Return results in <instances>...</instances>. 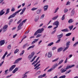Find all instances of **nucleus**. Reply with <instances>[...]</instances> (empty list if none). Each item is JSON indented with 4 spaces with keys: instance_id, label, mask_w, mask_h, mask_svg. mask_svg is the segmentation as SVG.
<instances>
[{
    "instance_id": "obj_52",
    "label": "nucleus",
    "mask_w": 78,
    "mask_h": 78,
    "mask_svg": "<svg viewBox=\"0 0 78 78\" xmlns=\"http://www.w3.org/2000/svg\"><path fill=\"white\" fill-rule=\"evenodd\" d=\"M70 5V2L68 1L67 2L66 5Z\"/></svg>"
},
{
    "instance_id": "obj_40",
    "label": "nucleus",
    "mask_w": 78,
    "mask_h": 78,
    "mask_svg": "<svg viewBox=\"0 0 78 78\" xmlns=\"http://www.w3.org/2000/svg\"><path fill=\"white\" fill-rule=\"evenodd\" d=\"M69 10L67 9H65L64 10V13H67V12H68V11Z\"/></svg>"
},
{
    "instance_id": "obj_11",
    "label": "nucleus",
    "mask_w": 78,
    "mask_h": 78,
    "mask_svg": "<svg viewBox=\"0 0 78 78\" xmlns=\"http://www.w3.org/2000/svg\"><path fill=\"white\" fill-rule=\"evenodd\" d=\"M67 69H66V68L65 69V68H64V69L61 68L60 70V72H61V73H64L65 72H66V71H67Z\"/></svg>"
},
{
    "instance_id": "obj_21",
    "label": "nucleus",
    "mask_w": 78,
    "mask_h": 78,
    "mask_svg": "<svg viewBox=\"0 0 78 78\" xmlns=\"http://www.w3.org/2000/svg\"><path fill=\"white\" fill-rule=\"evenodd\" d=\"M19 69V68H16L13 71H12V73H15L17 70H18V69Z\"/></svg>"
},
{
    "instance_id": "obj_49",
    "label": "nucleus",
    "mask_w": 78,
    "mask_h": 78,
    "mask_svg": "<svg viewBox=\"0 0 78 78\" xmlns=\"http://www.w3.org/2000/svg\"><path fill=\"white\" fill-rule=\"evenodd\" d=\"M71 34H72L71 33H69L66 35V36H70Z\"/></svg>"
},
{
    "instance_id": "obj_28",
    "label": "nucleus",
    "mask_w": 78,
    "mask_h": 78,
    "mask_svg": "<svg viewBox=\"0 0 78 78\" xmlns=\"http://www.w3.org/2000/svg\"><path fill=\"white\" fill-rule=\"evenodd\" d=\"M73 25H72L71 26H69L68 27V28L69 29V30L71 31L73 29Z\"/></svg>"
},
{
    "instance_id": "obj_1",
    "label": "nucleus",
    "mask_w": 78,
    "mask_h": 78,
    "mask_svg": "<svg viewBox=\"0 0 78 78\" xmlns=\"http://www.w3.org/2000/svg\"><path fill=\"white\" fill-rule=\"evenodd\" d=\"M25 9H26V7H24L22 10V9H20V10L17 11L15 13H13L12 15H11L10 16H9L8 18V19H10L11 18H12L13 17H14L16 16L17 15V14H18L19 12H20L21 11H23V12H24L25 11Z\"/></svg>"
},
{
    "instance_id": "obj_62",
    "label": "nucleus",
    "mask_w": 78,
    "mask_h": 78,
    "mask_svg": "<svg viewBox=\"0 0 78 78\" xmlns=\"http://www.w3.org/2000/svg\"><path fill=\"white\" fill-rule=\"evenodd\" d=\"M27 77V75H25L23 77V78H26Z\"/></svg>"
},
{
    "instance_id": "obj_44",
    "label": "nucleus",
    "mask_w": 78,
    "mask_h": 78,
    "mask_svg": "<svg viewBox=\"0 0 78 78\" xmlns=\"http://www.w3.org/2000/svg\"><path fill=\"white\" fill-rule=\"evenodd\" d=\"M69 46H66L65 48L63 50V51H66L67 49L69 48Z\"/></svg>"
},
{
    "instance_id": "obj_60",
    "label": "nucleus",
    "mask_w": 78,
    "mask_h": 78,
    "mask_svg": "<svg viewBox=\"0 0 78 78\" xmlns=\"http://www.w3.org/2000/svg\"><path fill=\"white\" fill-rule=\"evenodd\" d=\"M21 21H22V19L20 20L17 22V24H19L21 22Z\"/></svg>"
},
{
    "instance_id": "obj_27",
    "label": "nucleus",
    "mask_w": 78,
    "mask_h": 78,
    "mask_svg": "<svg viewBox=\"0 0 78 78\" xmlns=\"http://www.w3.org/2000/svg\"><path fill=\"white\" fill-rule=\"evenodd\" d=\"M61 31H62L63 32H66L67 31H69V30H68V29H65L62 30Z\"/></svg>"
},
{
    "instance_id": "obj_10",
    "label": "nucleus",
    "mask_w": 78,
    "mask_h": 78,
    "mask_svg": "<svg viewBox=\"0 0 78 78\" xmlns=\"http://www.w3.org/2000/svg\"><path fill=\"white\" fill-rule=\"evenodd\" d=\"M63 34H62L57 36V38L58 39H61V38H62L63 37Z\"/></svg>"
},
{
    "instance_id": "obj_17",
    "label": "nucleus",
    "mask_w": 78,
    "mask_h": 78,
    "mask_svg": "<svg viewBox=\"0 0 78 78\" xmlns=\"http://www.w3.org/2000/svg\"><path fill=\"white\" fill-rule=\"evenodd\" d=\"M52 56V53L51 52H49L48 53V58H51Z\"/></svg>"
},
{
    "instance_id": "obj_3",
    "label": "nucleus",
    "mask_w": 78,
    "mask_h": 78,
    "mask_svg": "<svg viewBox=\"0 0 78 78\" xmlns=\"http://www.w3.org/2000/svg\"><path fill=\"white\" fill-rule=\"evenodd\" d=\"M53 25H56V27H55L54 28V29H55V28H57L58 27V26L59 25V22L58 21H56L54 22L53 23Z\"/></svg>"
},
{
    "instance_id": "obj_2",
    "label": "nucleus",
    "mask_w": 78,
    "mask_h": 78,
    "mask_svg": "<svg viewBox=\"0 0 78 78\" xmlns=\"http://www.w3.org/2000/svg\"><path fill=\"white\" fill-rule=\"evenodd\" d=\"M44 30V29L43 28H42L38 30L34 34V36L37 35V34H38V33H41Z\"/></svg>"
},
{
    "instance_id": "obj_4",
    "label": "nucleus",
    "mask_w": 78,
    "mask_h": 78,
    "mask_svg": "<svg viewBox=\"0 0 78 78\" xmlns=\"http://www.w3.org/2000/svg\"><path fill=\"white\" fill-rule=\"evenodd\" d=\"M8 25H5L3 27L2 31L3 32H5L7 30V28H8Z\"/></svg>"
},
{
    "instance_id": "obj_37",
    "label": "nucleus",
    "mask_w": 78,
    "mask_h": 78,
    "mask_svg": "<svg viewBox=\"0 0 78 78\" xmlns=\"http://www.w3.org/2000/svg\"><path fill=\"white\" fill-rule=\"evenodd\" d=\"M58 17V15L57 16H56L54 17L52 19V20H56L57 18Z\"/></svg>"
},
{
    "instance_id": "obj_58",
    "label": "nucleus",
    "mask_w": 78,
    "mask_h": 78,
    "mask_svg": "<svg viewBox=\"0 0 78 78\" xmlns=\"http://www.w3.org/2000/svg\"><path fill=\"white\" fill-rule=\"evenodd\" d=\"M73 56V55H69V56H68L69 58V59H70V58H72V57Z\"/></svg>"
},
{
    "instance_id": "obj_61",
    "label": "nucleus",
    "mask_w": 78,
    "mask_h": 78,
    "mask_svg": "<svg viewBox=\"0 0 78 78\" xmlns=\"http://www.w3.org/2000/svg\"><path fill=\"white\" fill-rule=\"evenodd\" d=\"M52 70L53 69L52 68H51L48 71V72H51V70Z\"/></svg>"
},
{
    "instance_id": "obj_18",
    "label": "nucleus",
    "mask_w": 78,
    "mask_h": 78,
    "mask_svg": "<svg viewBox=\"0 0 78 78\" xmlns=\"http://www.w3.org/2000/svg\"><path fill=\"white\" fill-rule=\"evenodd\" d=\"M39 16H36L34 20L35 22H37V21H38V20H39Z\"/></svg>"
},
{
    "instance_id": "obj_45",
    "label": "nucleus",
    "mask_w": 78,
    "mask_h": 78,
    "mask_svg": "<svg viewBox=\"0 0 78 78\" xmlns=\"http://www.w3.org/2000/svg\"><path fill=\"white\" fill-rule=\"evenodd\" d=\"M58 9H59V7H57L55 9L54 12V13H56V12H58Z\"/></svg>"
},
{
    "instance_id": "obj_13",
    "label": "nucleus",
    "mask_w": 78,
    "mask_h": 78,
    "mask_svg": "<svg viewBox=\"0 0 78 78\" xmlns=\"http://www.w3.org/2000/svg\"><path fill=\"white\" fill-rule=\"evenodd\" d=\"M5 41L4 40H1L0 41V46H2L3 45H4L5 44Z\"/></svg>"
},
{
    "instance_id": "obj_26",
    "label": "nucleus",
    "mask_w": 78,
    "mask_h": 78,
    "mask_svg": "<svg viewBox=\"0 0 78 78\" xmlns=\"http://www.w3.org/2000/svg\"><path fill=\"white\" fill-rule=\"evenodd\" d=\"M33 57L30 55L28 57V58L29 59V60H31L32 58H33Z\"/></svg>"
},
{
    "instance_id": "obj_53",
    "label": "nucleus",
    "mask_w": 78,
    "mask_h": 78,
    "mask_svg": "<svg viewBox=\"0 0 78 78\" xmlns=\"http://www.w3.org/2000/svg\"><path fill=\"white\" fill-rule=\"evenodd\" d=\"M19 51V49H16L15 51L14 54H16V53H17V52H18Z\"/></svg>"
},
{
    "instance_id": "obj_42",
    "label": "nucleus",
    "mask_w": 78,
    "mask_h": 78,
    "mask_svg": "<svg viewBox=\"0 0 78 78\" xmlns=\"http://www.w3.org/2000/svg\"><path fill=\"white\" fill-rule=\"evenodd\" d=\"M37 9V8H33L31 9V11H35V10H36Z\"/></svg>"
},
{
    "instance_id": "obj_23",
    "label": "nucleus",
    "mask_w": 78,
    "mask_h": 78,
    "mask_svg": "<svg viewBox=\"0 0 78 78\" xmlns=\"http://www.w3.org/2000/svg\"><path fill=\"white\" fill-rule=\"evenodd\" d=\"M58 66V64L55 63L53 65V67H52L53 69H55V68H56V67Z\"/></svg>"
},
{
    "instance_id": "obj_8",
    "label": "nucleus",
    "mask_w": 78,
    "mask_h": 78,
    "mask_svg": "<svg viewBox=\"0 0 78 78\" xmlns=\"http://www.w3.org/2000/svg\"><path fill=\"white\" fill-rule=\"evenodd\" d=\"M5 13V11H4V9H2L0 11V17L3 16Z\"/></svg>"
},
{
    "instance_id": "obj_16",
    "label": "nucleus",
    "mask_w": 78,
    "mask_h": 78,
    "mask_svg": "<svg viewBox=\"0 0 78 78\" xmlns=\"http://www.w3.org/2000/svg\"><path fill=\"white\" fill-rule=\"evenodd\" d=\"M38 40L39 39H34V41L31 43L32 45H33V44H34L36 43V42H37Z\"/></svg>"
},
{
    "instance_id": "obj_51",
    "label": "nucleus",
    "mask_w": 78,
    "mask_h": 78,
    "mask_svg": "<svg viewBox=\"0 0 78 78\" xmlns=\"http://www.w3.org/2000/svg\"><path fill=\"white\" fill-rule=\"evenodd\" d=\"M65 19V15H64L62 18V20H63Z\"/></svg>"
},
{
    "instance_id": "obj_57",
    "label": "nucleus",
    "mask_w": 78,
    "mask_h": 78,
    "mask_svg": "<svg viewBox=\"0 0 78 78\" xmlns=\"http://www.w3.org/2000/svg\"><path fill=\"white\" fill-rule=\"evenodd\" d=\"M60 41H61V39H58V40L56 42V44L59 43Z\"/></svg>"
},
{
    "instance_id": "obj_41",
    "label": "nucleus",
    "mask_w": 78,
    "mask_h": 78,
    "mask_svg": "<svg viewBox=\"0 0 78 78\" xmlns=\"http://www.w3.org/2000/svg\"><path fill=\"white\" fill-rule=\"evenodd\" d=\"M27 19L24 20L23 21V22L22 23H22L23 25V23H25V22H26V21H27Z\"/></svg>"
},
{
    "instance_id": "obj_31",
    "label": "nucleus",
    "mask_w": 78,
    "mask_h": 78,
    "mask_svg": "<svg viewBox=\"0 0 78 78\" xmlns=\"http://www.w3.org/2000/svg\"><path fill=\"white\" fill-rule=\"evenodd\" d=\"M36 57H37V56H34L33 58L32 59V60L30 61L31 62H32L33 61H34Z\"/></svg>"
},
{
    "instance_id": "obj_7",
    "label": "nucleus",
    "mask_w": 78,
    "mask_h": 78,
    "mask_svg": "<svg viewBox=\"0 0 78 78\" xmlns=\"http://www.w3.org/2000/svg\"><path fill=\"white\" fill-rule=\"evenodd\" d=\"M22 58H19L18 59H17L14 62V64H17V63H18V62H19L20 61H21V60H22Z\"/></svg>"
},
{
    "instance_id": "obj_34",
    "label": "nucleus",
    "mask_w": 78,
    "mask_h": 78,
    "mask_svg": "<svg viewBox=\"0 0 78 78\" xmlns=\"http://www.w3.org/2000/svg\"><path fill=\"white\" fill-rule=\"evenodd\" d=\"M53 30H54L53 31L52 33H51V34H53L55 33L56 31V28L53 29Z\"/></svg>"
},
{
    "instance_id": "obj_5",
    "label": "nucleus",
    "mask_w": 78,
    "mask_h": 78,
    "mask_svg": "<svg viewBox=\"0 0 78 78\" xmlns=\"http://www.w3.org/2000/svg\"><path fill=\"white\" fill-rule=\"evenodd\" d=\"M23 25V24L22 23H20L19 26H18L17 29H18L17 30V31H19V30H21L22 28V26Z\"/></svg>"
},
{
    "instance_id": "obj_30",
    "label": "nucleus",
    "mask_w": 78,
    "mask_h": 78,
    "mask_svg": "<svg viewBox=\"0 0 78 78\" xmlns=\"http://www.w3.org/2000/svg\"><path fill=\"white\" fill-rule=\"evenodd\" d=\"M63 48H60L58 49V52H60L61 51H62V50Z\"/></svg>"
},
{
    "instance_id": "obj_32",
    "label": "nucleus",
    "mask_w": 78,
    "mask_h": 78,
    "mask_svg": "<svg viewBox=\"0 0 78 78\" xmlns=\"http://www.w3.org/2000/svg\"><path fill=\"white\" fill-rule=\"evenodd\" d=\"M7 48L8 50H10L11 48V45L10 44H9L8 45Z\"/></svg>"
},
{
    "instance_id": "obj_56",
    "label": "nucleus",
    "mask_w": 78,
    "mask_h": 78,
    "mask_svg": "<svg viewBox=\"0 0 78 78\" xmlns=\"http://www.w3.org/2000/svg\"><path fill=\"white\" fill-rule=\"evenodd\" d=\"M27 45H28V44H24L23 46V48H25V47H26L27 46Z\"/></svg>"
},
{
    "instance_id": "obj_33",
    "label": "nucleus",
    "mask_w": 78,
    "mask_h": 78,
    "mask_svg": "<svg viewBox=\"0 0 78 78\" xmlns=\"http://www.w3.org/2000/svg\"><path fill=\"white\" fill-rule=\"evenodd\" d=\"M70 41H68L66 43V46H68V47H69V45H70Z\"/></svg>"
},
{
    "instance_id": "obj_55",
    "label": "nucleus",
    "mask_w": 78,
    "mask_h": 78,
    "mask_svg": "<svg viewBox=\"0 0 78 78\" xmlns=\"http://www.w3.org/2000/svg\"><path fill=\"white\" fill-rule=\"evenodd\" d=\"M16 9H15V8H14L12 9L11 11H12V12H14V11Z\"/></svg>"
},
{
    "instance_id": "obj_14",
    "label": "nucleus",
    "mask_w": 78,
    "mask_h": 78,
    "mask_svg": "<svg viewBox=\"0 0 78 78\" xmlns=\"http://www.w3.org/2000/svg\"><path fill=\"white\" fill-rule=\"evenodd\" d=\"M41 66V64H39L35 68H34V69H36V70H38V69H39L41 68V67H39V66Z\"/></svg>"
},
{
    "instance_id": "obj_15",
    "label": "nucleus",
    "mask_w": 78,
    "mask_h": 78,
    "mask_svg": "<svg viewBox=\"0 0 78 78\" xmlns=\"http://www.w3.org/2000/svg\"><path fill=\"white\" fill-rule=\"evenodd\" d=\"M75 14V9H73L71 12V16H73Z\"/></svg>"
},
{
    "instance_id": "obj_25",
    "label": "nucleus",
    "mask_w": 78,
    "mask_h": 78,
    "mask_svg": "<svg viewBox=\"0 0 78 78\" xmlns=\"http://www.w3.org/2000/svg\"><path fill=\"white\" fill-rule=\"evenodd\" d=\"M74 21V20L72 19H70L69 21H68V23H72V22H73V21Z\"/></svg>"
},
{
    "instance_id": "obj_24",
    "label": "nucleus",
    "mask_w": 78,
    "mask_h": 78,
    "mask_svg": "<svg viewBox=\"0 0 78 78\" xmlns=\"http://www.w3.org/2000/svg\"><path fill=\"white\" fill-rule=\"evenodd\" d=\"M7 54H8V52L7 51L5 52V54H4L3 56L2 59H4L5 58V57L6 56V55H7Z\"/></svg>"
},
{
    "instance_id": "obj_36",
    "label": "nucleus",
    "mask_w": 78,
    "mask_h": 78,
    "mask_svg": "<svg viewBox=\"0 0 78 78\" xmlns=\"http://www.w3.org/2000/svg\"><path fill=\"white\" fill-rule=\"evenodd\" d=\"M9 9H7L6 12L5 14V15H6V14H8L9 13Z\"/></svg>"
},
{
    "instance_id": "obj_38",
    "label": "nucleus",
    "mask_w": 78,
    "mask_h": 78,
    "mask_svg": "<svg viewBox=\"0 0 78 78\" xmlns=\"http://www.w3.org/2000/svg\"><path fill=\"white\" fill-rule=\"evenodd\" d=\"M71 72V70L70 69H69V71H66L65 73L66 75H67V74H68V73H69L70 72Z\"/></svg>"
},
{
    "instance_id": "obj_6",
    "label": "nucleus",
    "mask_w": 78,
    "mask_h": 78,
    "mask_svg": "<svg viewBox=\"0 0 78 78\" xmlns=\"http://www.w3.org/2000/svg\"><path fill=\"white\" fill-rule=\"evenodd\" d=\"M16 65H12L11 67L9 68V72H11L14 68L16 67Z\"/></svg>"
},
{
    "instance_id": "obj_20",
    "label": "nucleus",
    "mask_w": 78,
    "mask_h": 78,
    "mask_svg": "<svg viewBox=\"0 0 78 78\" xmlns=\"http://www.w3.org/2000/svg\"><path fill=\"white\" fill-rule=\"evenodd\" d=\"M34 47H35V45L31 46L27 48V50H30V49H31V48H34Z\"/></svg>"
},
{
    "instance_id": "obj_43",
    "label": "nucleus",
    "mask_w": 78,
    "mask_h": 78,
    "mask_svg": "<svg viewBox=\"0 0 78 78\" xmlns=\"http://www.w3.org/2000/svg\"><path fill=\"white\" fill-rule=\"evenodd\" d=\"M44 17H45V14H43L42 15H41L40 19H44Z\"/></svg>"
},
{
    "instance_id": "obj_22",
    "label": "nucleus",
    "mask_w": 78,
    "mask_h": 78,
    "mask_svg": "<svg viewBox=\"0 0 78 78\" xmlns=\"http://www.w3.org/2000/svg\"><path fill=\"white\" fill-rule=\"evenodd\" d=\"M19 69V68H16L13 71H12V73H15L17 70H18V69Z\"/></svg>"
},
{
    "instance_id": "obj_29",
    "label": "nucleus",
    "mask_w": 78,
    "mask_h": 78,
    "mask_svg": "<svg viewBox=\"0 0 78 78\" xmlns=\"http://www.w3.org/2000/svg\"><path fill=\"white\" fill-rule=\"evenodd\" d=\"M54 44V43L53 42L50 43L48 44V47H49V46H51V45H53Z\"/></svg>"
},
{
    "instance_id": "obj_48",
    "label": "nucleus",
    "mask_w": 78,
    "mask_h": 78,
    "mask_svg": "<svg viewBox=\"0 0 78 78\" xmlns=\"http://www.w3.org/2000/svg\"><path fill=\"white\" fill-rule=\"evenodd\" d=\"M64 61V60H61L58 63V65H59V64H61V63H62Z\"/></svg>"
},
{
    "instance_id": "obj_64",
    "label": "nucleus",
    "mask_w": 78,
    "mask_h": 78,
    "mask_svg": "<svg viewBox=\"0 0 78 78\" xmlns=\"http://www.w3.org/2000/svg\"><path fill=\"white\" fill-rule=\"evenodd\" d=\"M38 78H42V75H41L40 76H38Z\"/></svg>"
},
{
    "instance_id": "obj_54",
    "label": "nucleus",
    "mask_w": 78,
    "mask_h": 78,
    "mask_svg": "<svg viewBox=\"0 0 78 78\" xmlns=\"http://www.w3.org/2000/svg\"><path fill=\"white\" fill-rule=\"evenodd\" d=\"M9 70L8 69H7L6 70H5V75H7V73L8 72V71Z\"/></svg>"
},
{
    "instance_id": "obj_35",
    "label": "nucleus",
    "mask_w": 78,
    "mask_h": 78,
    "mask_svg": "<svg viewBox=\"0 0 78 78\" xmlns=\"http://www.w3.org/2000/svg\"><path fill=\"white\" fill-rule=\"evenodd\" d=\"M59 59V58H57L53 60L52 61V62H56V61H58Z\"/></svg>"
},
{
    "instance_id": "obj_46",
    "label": "nucleus",
    "mask_w": 78,
    "mask_h": 78,
    "mask_svg": "<svg viewBox=\"0 0 78 78\" xmlns=\"http://www.w3.org/2000/svg\"><path fill=\"white\" fill-rule=\"evenodd\" d=\"M42 36V34H38L36 36V38L40 37Z\"/></svg>"
},
{
    "instance_id": "obj_12",
    "label": "nucleus",
    "mask_w": 78,
    "mask_h": 78,
    "mask_svg": "<svg viewBox=\"0 0 78 78\" xmlns=\"http://www.w3.org/2000/svg\"><path fill=\"white\" fill-rule=\"evenodd\" d=\"M48 5H44L43 7V9H44V11H47V9H48Z\"/></svg>"
},
{
    "instance_id": "obj_9",
    "label": "nucleus",
    "mask_w": 78,
    "mask_h": 78,
    "mask_svg": "<svg viewBox=\"0 0 78 78\" xmlns=\"http://www.w3.org/2000/svg\"><path fill=\"white\" fill-rule=\"evenodd\" d=\"M75 67V65H69V66H68L66 68V69L68 70L69 69H70V68H72V67Z\"/></svg>"
},
{
    "instance_id": "obj_39",
    "label": "nucleus",
    "mask_w": 78,
    "mask_h": 78,
    "mask_svg": "<svg viewBox=\"0 0 78 78\" xmlns=\"http://www.w3.org/2000/svg\"><path fill=\"white\" fill-rule=\"evenodd\" d=\"M71 72V70L70 69H69V71H66L65 73L66 75H67V74H68V73H69L70 72Z\"/></svg>"
},
{
    "instance_id": "obj_19",
    "label": "nucleus",
    "mask_w": 78,
    "mask_h": 78,
    "mask_svg": "<svg viewBox=\"0 0 78 78\" xmlns=\"http://www.w3.org/2000/svg\"><path fill=\"white\" fill-rule=\"evenodd\" d=\"M42 9H39L37 10V13L38 14H40L41 12V11Z\"/></svg>"
},
{
    "instance_id": "obj_50",
    "label": "nucleus",
    "mask_w": 78,
    "mask_h": 78,
    "mask_svg": "<svg viewBox=\"0 0 78 78\" xmlns=\"http://www.w3.org/2000/svg\"><path fill=\"white\" fill-rule=\"evenodd\" d=\"M34 53H35L33 51L31 53V55H30L31 56L33 57V56H34Z\"/></svg>"
},
{
    "instance_id": "obj_59",
    "label": "nucleus",
    "mask_w": 78,
    "mask_h": 78,
    "mask_svg": "<svg viewBox=\"0 0 78 78\" xmlns=\"http://www.w3.org/2000/svg\"><path fill=\"white\" fill-rule=\"evenodd\" d=\"M56 49V47H52V50H55V49Z\"/></svg>"
},
{
    "instance_id": "obj_47",
    "label": "nucleus",
    "mask_w": 78,
    "mask_h": 78,
    "mask_svg": "<svg viewBox=\"0 0 78 78\" xmlns=\"http://www.w3.org/2000/svg\"><path fill=\"white\" fill-rule=\"evenodd\" d=\"M40 73H41V71H38L36 72V75H39Z\"/></svg>"
},
{
    "instance_id": "obj_63",
    "label": "nucleus",
    "mask_w": 78,
    "mask_h": 78,
    "mask_svg": "<svg viewBox=\"0 0 78 78\" xmlns=\"http://www.w3.org/2000/svg\"><path fill=\"white\" fill-rule=\"evenodd\" d=\"M52 27H53L52 26H49L48 27V28H51Z\"/></svg>"
}]
</instances>
